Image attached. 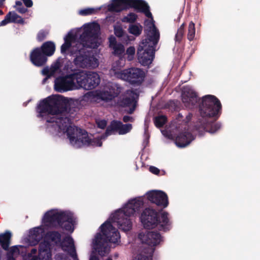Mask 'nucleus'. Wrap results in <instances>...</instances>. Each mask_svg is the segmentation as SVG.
I'll return each mask as SVG.
<instances>
[{
  "mask_svg": "<svg viewBox=\"0 0 260 260\" xmlns=\"http://www.w3.org/2000/svg\"><path fill=\"white\" fill-rule=\"evenodd\" d=\"M107 260H112L111 258H108Z\"/></svg>",
  "mask_w": 260,
  "mask_h": 260,
  "instance_id": "nucleus-48",
  "label": "nucleus"
},
{
  "mask_svg": "<svg viewBox=\"0 0 260 260\" xmlns=\"http://www.w3.org/2000/svg\"><path fill=\"white\" fill-rule=\"evenodd\" d=\"M98 126L101 128H104L106 125V121L105 120H100L96 121Z\"/></svg>",
  "mask_w": 260,
  "mask_h": 260,
  "instance_id": "nucleus-37",
  "label": "nucleus"
},
{
  "mask_svg": "<svg viewBox=\"0 0 260 260\" xmlns=\"http://www.w3.org/2000/svg\"><path fill=\"white\" fill-rule=\"evenodd\" d=\"M86 77L85 75L78 73L57 78L55 81V89L57 91L62 92L80 88H89L92 85L98 83L96 75H94V82L88 84H85L83 81Z\"/></svg>",
  "mask_w": 260,
  "mask_h": 260,
  "instance_id": "nucleus-5",
  "label": "nucleus"
},
{
  "mask_svg": "<svg viewBox=\"0 0 260 260\" xmlns=\"http://www.w3.org/2000/svg\"><path fill=\"white\" fill-rule=\"evenodd\" d=\"M41 50L45 55L51 56L55 51V45L52 42H47L42 45Z\"/></svg>",
  "mask_w": 260,
  "mask_h": 260,
  "instance_id": "nucleus-25",
  "label": "nucleus"
},
{
  "mask_svg": "<svg viewBox=\"0 0 260 260\" xmlns=\"http://www.w3.org/2000/svg\"><path fill=\"white\" fill-rule=\"evenodd\" d=\"M136 18L137 16L134 13H130L127 16L124 17L122 21L126 22H133L136 20Z\"/></svg>",
  "mask_w": 260,
  "mask_h": 260,
  "instance_id": "nucleus-33",
  "label": "nucleus"
},
{
  "mask_svg": "<svg viewBox=\"0 0 260 260\" xmlns=\"http://www.w3.org/2000/svg\"><path fill=\"white\" fill-rule=\"evenodd\" d=\"M75 219L72 214L58 209H52L47 212L43 218V224L45 226L60 225L66 231L72 233L74 230Z\"/></svg>",
  "mask_w": 260,
  "mask_h": 260,
  "instance_id": "nucleus-4",
  "label": "nucleus"
},
{
  "mask_svg": "<svg viewBox=\"0 0 260 260\" xmlns=\"http://www.w3.org/2000/svg\"><path fill=\"white\" fill-rule=\"evenodd\" d=\"M131 118L129 116H124L123 117V120L125 122H127V121L130 120Z\"/></svg>",
  "mask_w": 260,
  "mask_h": 260,
  "instance_id": "nucleus-45",
  "label": "nucleus"
},
{
  "mask_svg": "<svg viewBox=\"0 0 260 260\" xmlns=\"http://www.w3.org/2000/svg\"><path fill=\"white\" fill-rule=\"evenodd\" d=\"M60 239V235L56 233H48L40 244L39 252L32 249L26 260H52V246Z\"/></svg>",
  "mask_w": 260,
  "mask_h": 260,
  "instance_id": "nucleus-6",
  "label": "nucleus"
},
{
  "mask_svg": "<svg viewBox=\"0 0 260 260\" xmlns=\"http://www.w3.org/2000/svg\"><path fill=\"white\" fill-rule=\"evenodd\" d=\"M75 64L82 68H95L99 66L98 59L93 56H87L80 54L75 59Z\"/></svg>",
  "mask_w": 260,
  "mask_h": 260,
  "instance_id": "nucleus-14",
  "label": "nucleus"
},
{
  "mask_svg": "<svg viewBox=\"0 0 260 260\" xmlns=\"http://www.w3.org/2000/svg\"><path fill=\"white\" fill-rule=\"evenodd\" d=\"M17 10L21 13H24L26 12V9L25 8H17Z\"/></svg>",
  "mask_w": 260,
  "mask_h": 260,
  "instance_id": "nucleus-43",
  "label": "nucleus"
},
{
  "mask_svg": "<svg viewBox=\"0 0 260 260\" xmlns=\"http://www.w3.org/2000/svg\"><path fill=\"white\" fill-rule=\"evenodd\" d=\"M64 43L61 47V51L63 53H72L75 51V46L77 44L75 42L74 35L70 32L64 38Z\"/></svg>",
  "mask_w": 260,
  "mask_h": 260,
  "instance_id": "nucleus-15",
  "label": "nucleus"
},
{
  "mask_svg": "<svg viewBox=\"0 0 260 260\" xmlns=\"http://www.w3.org/2000/svg\"><path fill=\"white\" fill-rule=\"evenodd\" d=\"M22 5V3L20 1H16V5L15 6V8L17 9V8H20V6H21Z\"/></svg>",
  "mask_w": 260,
  "mask_h": 260,
  "instance_id": "nucleus-44",
  "label": "nucleus"
},
{
  "mask_svg": "<svg viewBox=\"0 0 260 260\" xmlns=\"http://www.w3.org/2000/svg\"><path fill=\"white\" fill-rule=\"evenodd\" d=\"M100 30L99 25L95 23L86 24L80 29L81 33V39L83 45L91 48H95L101 43V39L98 34Z\"/></svg>",
  "mask_w": 260,
  "mask_h": 260,
  "instance_id": "nucleus-10",
  "label": "nucleus"
},
{
  "mask_svg": "<svg viewBox=\"0 0 260 260\" xmlns=\"http://www.w3.org/2000/svg\"><path fill=\"white\" fill-rule=\"evenodd\" d=\"M124 65V61L120 59L114 63L111 74L113 73L118 78L126 80L132 83H139L143 81L145 74L138 68H132L126 70H121Z\"/></svg>",
  "mask_w": 260,
  "mask_h": 260,
  "instance_id": "nucleus-8",
  "label": "nucleus"
},
{
  "mask_svg": "<svg viewBox=\"0 0 260 260\" xmlns=\"http://www.w3.org/2000/svg\"><path fill=\"white\" fill-rule=\"evenodd\" d=\"M47 35V33L46 32H40L39 34H38V38L40 39V40H42Z\"/></svg>",
  "mask_w": 260,
  "mask_h": 260,
  "instance_id": "nucleus-41",
  "label": "nucleus"
},
{
  "mask_svg": "<svg viewBox=\"0 0 260 260\" xmlns=\"http://www.w3.org/2000/svg\"><path fill=\"white\" fill-rule=\"evenodd\" d=\"M23 1L26 7H30L32 5V2L31 0H23Z\"/></svg>",
  "mask_w": 260,
  "mask_h": 260,
  "instance_id": "nucleus-40",
  "label": "nucleus"
},
{
  "mask_svg": "<svg viewBox=\"0 0 260 260\" xmlns=\"http://www.w3.org/2000/svg\"><path fill=\"white\" fill-rule=\"evenodd\" d=\"M138 94L133 91H128L126 93V98L124 100L123 104L124 106L129 107L128 112L132 113L136 106V100L138 98Z\"/></svg>",
  "mask_w": 260,
  "mask_h": 260,
  "instance_id": "nucleus-17",
  "label": "nucleus"
},
{
  "mask_svg": "<svg viewBox=\"0 0 260 260\" xmlns=\"http://www.w3.org/2000/svg\"><path fill=\"white\" fill-rule=\"evenodd\" d=\"M148 38L143 40L138 49V58L143 66H148L153 59L154 46L157 43L159 35L156 29L152 18L145 21Z\"/></svg>",
  "mask_w": 260,
  "mask_h": 260,
  "instance_id": "nucleus-3",
  "label": "nucleus"
},
{
  "mask_svg": "<svg viewBox=\"0 0 260 260\" xmlns=\"http://www.w3.org/2000/svg\"><path fill=\"white\" fill-rule=\"evenodd\" d=\"M61 247L63 250L68 251L72 256L74 255L75 248L73 240L71 237H67L62 242Z\"/></svg>",
  "mask_w": 260,
  "mask_h": 260,
  "instance_id": "nucleus-22",
  "label": "nucleus"
},
{
  "mask_svg": "<svg viewBox=\"0 0 260 260\" xmlns=\"http://www.w3.org/2000/svg\"><path fill=\"white\" fill-rule=\"evenodd\" d=\"M31 62L36 66H43L46 61V57L42 53L40 48H36L32 51L30 55Z\"/></svg>",
  "mask_w": 260,
  "mask_h": 260,
  "instance_id": "nucleus-16",
  "label": "nucleus"
},
{
  "mask_svg": "<svg viewBox=\"0 0 260 260\" xmlns=\"http://www.w3.org/2000/svg\"><path fill=\"white\" fill-rule=\"evenodd\" d=\"M221 107L218 100L214 96L208 95L204 97L201 107L203 116L212 117L216 115Z\"/></svg>",
  "mask_w": 260,
  "mask_h": 260,
  "instance_id": "nucleus-12",
  "label": "nucleus"
},
{
  "mask_svg": "<svg viewBox=\"0 0 260 260\" xmlns=\"http://www.w3.org/2000/svg\"><path fill=\"white\" fill-rule=\"evenodd\" d=\"M10 260H13V259L12 258V259H10Z\"/></svg>",
  "mask_w": 260,
  "mask_h": 260,
  "instance_id": "nucleus-51",
  "label": "nucleus"
},
{
  "mask_svg": "<svg viewBox=\"0 0 260 260\" xmlns=\"http://www.w3.org/2000/svg\"><path fill=\"white\" fill-rule=\"evenodd\" d=\"M184 24H182L178 29L177 34L176 35L177 40H179L183 36L184 34Z\"/></svg>",
  "mask_w": 260,
  "mask_h": 260,
  "instance_id": "nucleus-34",
  "label": "nucleus"
},
{
  "mask_svg": "<svg viewBox=\"0 0 260 260\" xmlns=\"http://www.w3.org/2000/svg\"><path fill=\"white\" fill-rule=\"evenodd\" d=\"M147 198L151 202L158 206L165 208L168 206L169 202L167 195L160 190H152L146 193Z\"/></svg>",
  "mask_w": 260,
  "mask_h": 260,
  "instance_id": "nucleus-13",
  "label": "nucleus"
},
{
  "mask_svg": "<svg viewBox=\"0 0 260 260\" xmlns=\"http://www.w3.org/2000/svg\"><path fill=\"white\" fill-rule=\"evenodd\" d=\"M19 246H14L11 248L10 251L13 255H17L19 253Z\"/></svg>",
  "mask_w": 260,
  "mask_h": 260,
  "instance_id": "nucleus-38",
  "label": "nucleus"
},
{
  "mask_svg": "<svg viewBox=\"0 0 260 260\" xmlns=\"http://www.w3.org/2000/svg\"><path fill=\"white\" fill-rule=\"evenodd\" d=\"M140 219L143 226L146 229H155L158 230H164L169 223L168 214L161 213V220L158 218L157 213L153 209L146 208L142 212Z\"/></svg>",
  "mask_w": 260,
  "mask_h": 260,
  "instance_id": "nucleus-7",
  "label": "nucleus"
},
{
  "mask_svg": "<svg viewBox=\"0 0 260 260\" xmlns=\"http://www.w3.org/2000/svg\"><path fill=\"white\" fill-rule=\"evenodd\" d=\"M149 171L153 174H158L159 172V170L158 169H157V168L155 167H150L149 168Z\"/></svg>",
  "mask_w": 260,
  "mask_h": 260,
  "instance_id": "nucleus-39",
  "label": "nucleus"
},
{
  "mask_svg": "<svg viewBox=\"0 0 260 260\" xmlns=\"http://www.w3.org/2000/svg\"><path fill=\"white\" fill-rule=\"evenodd\" d=\"M79 74H84L86 76L85 79H84L83 81L85 84H88V83H90L91 82L92 83V82H94V79H95V78L94 77V75H96V76H98V83L92 85L91 86V87H90L89 88H84L85 89H86V90L91 89L94 88V87H95L96 86H97L100 83V77H99V75L98 74H96V73H84V72H81V73H79Z\"/></svg>",
  "mask_w": 260,
  "mask_h": 260,
  "instance_id": "nucleus-24",
  "label": "nucleus"
},
{
  "mask_svg": "<svg viewBox=\"0 0 260 260\" xmlns=\"http://www.w3.org/2000/svg\"><path fill=\"white\" fill-rule=\"evenodd\" d=\"M135 54V49L133 47H129L127 49L126 55H127V58L128 60H132Z\"/></svg>",
  "mask_w": 260,
  "mask_h": 260,
  "instance_id": "nucleus-32",
  "label": "nucleus"
},
{
  "mask_svg": "<svg viewBox=\"0 0 260 260\" xmlns=\"http://www.w3.org/2000/svg\"><path fill=\"white\" fill-rule=\"evenodd\" d=\"M162 133H163L164 135L166 136V137H168L169 138H171V139L172 138V137L171 135H166V133L164 132H163Z\"/></svg>",
  "mask_w": 260,
  "mask_h": 260,
  "instance_id": "nucleus-46",
  "label": "nucleus"
},
{
  "mask_svg": "<svg viewBox=\"0 0 260 260\" xmlns=\"http://www.w3.org/2000/svg\"><path fill=\"white\" fill-rule=\"evenodd\" d=\"M109 40L110 47L113 49L115 54L121 55L124 52L123 46L120 44H116L115 38L114 37H110Z\"/></svg>",
  "mask_w": 260,
  "mask_h": 260,
  "instance_id": "nucleus-23",
  "label": "nucleus"
},
{
  "mask_svg": "<svg viewBox=\"0 0 260 260\" xmlns=\"http://www.w3.org/2000/svg\"><path fill=\"white\" fill-rule=\"evenodd\" d=\"M5 0H0V5H2L4 1H5Z\"/></svg>",
  "mask_w": 260,
  "mask_h": 260,
  "instance_id": "nucleus-47",
  "label": "nucleus"
},
{
  "mask_svg": "<svg viewBox=\"0 0 260 260\" xmlns=\"http://www.w3.org/2000/svg\"><path fill=\"white\" fill-rule=\"evenodd\" d=\"M115 34L118 37H125L122 29L120 26H115L114 28Z\"/></svg>",
  "mask_w": 260,
  "mask_h": 260,
  "instance_id": "nucleus-35",
  "label": "nucleus"
},
{
  "mask_svg": "<svg viewBox=\"0 0 260 260\" xmlns=\"http://www.w3.org/2000/svg\"><path fill=\"white\" fill-rule=\"evenodd\" d=\"M0 14H3V12L2 11H0Z\"/></svg>",
  "mask_w": 260,
  "mask_h": 260,
  "instance_id": "nucleus-49",
  "label": "nucleus"
},
{
  "mask_svg": "<svg viewBox=\"0 0 260 260\" xmlns=\"http://www.w3.org/2000/svg\"><path fill=\"white\" fill-rule=\"evenodd\" d=\"M193 140L191 135L186 132L180 133L176 138L175 143L179 147H184L187 146Z\"/></svg>",
  "mask_w": 260,
  "mask_h": 260,
  "instance_id": "nucleus-18",
  "label": "nucleus"
},
{
  "mask_svg": "<svg viewBox=\"0 0 260 260\" xmlns=\"http://www.w3.org/2000/svg\"><path fill=\"white\" fill-rule=\"evenodd\" d=\"M115 95L114 91H104L101 94V98L104 100H111Z\"/></svg>",
  "mask_w": 260,
  "mask_h": 260,
  "instance_id": "nucleus-30",
  "label": "nucleus"
},
{
  "mask_svg": "<svg viewBox=\"0 0 260 260\" xmlns=\"http://www.w3.org/2000/svg\"><path fill=\"white\" fill-rule=\"evenodd\" d=\"M11 236V234L9 232L0 235V244L4 249L8 247Z\"/></svg>",
  "mask_w": 260,
  "mask_h": 260,
  "instance_id": "nucleus-26",
  "label": "nucleus"
},
{
  "mask_svg": "<svg viewBox=\"0 0 260 260\" xmlns=\"http://www.w3.org/2000/svg\"><path fill=\"white\" fill-rule=\"evenodd\" d=\"M138 239L143 243L148 245L150 248L147 255L141 254L134 260H151V256L154 251V247L160 244L162 239L160 235L154 231H144L138 235Z\"/></svg>",
  "mask_w": 260,
  "mask_h": 260,
  "instance_id": "nucleus-11",
  "label": "nucleus"
},
{
  "mask_svg": "<svg viewBox=\"0 0 260 260\" xmlns=\"http://www.w3.org/2000/svg\"><path fill=\"white\" fill-rule=\"evenodd\" d=\"M128 7H134L145 13L149 21L152 18L151 13L148 10V6L141 0H112L108 6L110 11L119 12Z\"/></svg>",
  "mask_w": 260,
  "mask_h": 260,
  "instance_id": "nucleus-9",
  "label": "nucleus"
},
{
  "mask_svg": "<svg viewBox=\"0 0 260 260\" xmlns=\"http://www.w3.org/2000/svg\"><path fill=\"white\" fill-rule=\"evenodd\" d=\"M59 102V97L57 95L49 96L41 102L38 108L39 116L45 118L47 122L50 123L48 128L52 133L59 136L67 134L70 143L76 148L89 145L101 146V140L111 135L112 131H117L119 134L123 135L132 129V125L129 124H122L120 122L113 121L107 129L105 135L100 139H92L85 131L72 125L68 119L56 118Z\"/></svg>",
  "mask_w": 260,
  "mask_h": 260,
  "instance_id": "nucleus-1",
  "label": "nucleus"
},
{
  "mask_svg": "<svg viewBox=\"0 0 260 260\" xmlns=\"http://www.w3.org/2000/svg\"><path fill=\"white\" fill-rule=\"evenodd\" d=\"M11 22L23 23L24 20L15 13L12 12H9V14L6 16L5 18L0 22V26H5L7 24Z\"/></svg>",
  "mask_w": 260,
  "mask_h": 260,
  "instance_id": "nucleus-19",
  "label": "nucleus"
},
{
  "mask_svg": "<svg viewBox=\"0 0 260 260\" xmlns=\"http://www.w3.org/2000/svg\"><path fill=\"white\" fill-rule=\"evenodd\" d=\"M57 260H67L66 257L58 255L56 257Z\"/></svg>",
  "mask_w": 260,
  "mask_h": 260,
  "instance_id": "nucleus-42",
  "label": "nucleus"
},
{
  "mask_svg": "<svg viewBox=\"0 0 260 260\" xmlns=\"http://www.w3.org/2000/svg\"><path fill=\"white\" fill-rule=\"evenodd\" d=\"M144 205L142 198H137L128 201L125 205L111 214L109 219L100 227L91 243L92 251L89 260H99L95 255L98 254L105 256L110 251L108 242L111 244H118L120 236L118 230L114 228L117 225L123 231H128L132 228L131 218L136 216L140 209Z\"/></svg>",
  "mask_w": 260,
  "mask_h": 260,
  "instance_id": "nucleus-2",
  "label": "nucleus"
},
{
  "mask_svg": "<svg viewBox=\"0 0 260 260\" xmlns=\"http://www.w3.org/2000/svg\"><path fill=\"white\" fill-rule=\"evenodd\" d=\"M42 73L44 75L46 76L47 77L55 76L59 75L60 73L59 62H56L53 64L50 68H44L42 70Z\"/></svg>",
  "mask_w": 260,
  "mask_h": 260,
  "instance_id": "nucleus-21",
  "label": "nucleus"
},
{
  "mask_svg": "<svg viewBox=\"0 0 260 260\" xmlns=\"http://www.w3.org/2000/svg\"><path fill=\"white\" fill-rule=\"evenodd\" d=\"M195 26L194 23L190 22L189 24L188 29L187 37L189 40L193 39L195 36Z\"/></svg>",
  "mask_w": 260,
  "mask_h": 260,
  "instance_id": "nucleus-28",
  "label": "nucleus"
},
{
  "mask_svg": "<svg viewBox=\"0 0 260 260\" xmlns=\"http://www.w3.org/2000/svg\"><path fill=\"white\" fill-rule=\"evenodd\" d=\"M43 232L44 231L41 227L35 228L30 232V239L37 241L42 237Z\"/></svg>",
  "mask_w": 260,
  "mask_h": 260,
  "instance_id": "nucleus-27",
  "label": "nucleus"
},
{
  "mask_svg": "<svg viewBox=\"0 0 260 260\" xmlns=\"http://www.w3.org/2000/svg\"><path fill=\"white\" fill-rule=\"evenodd\" d=\"M214 132H215V131H212V130L210 131V132H211V133H214Z\"/></svg>",
  "mask_w": 260,
  "mask_h": 260,
  "instance_id": "nucleus-50",
  "label": "nucleus"
},
{
  "mask_svg": "<svg viewBox=\"0 0 260 260\" xmlns=\"http://www.w3.org/2000/svg\"><path fill=\"white\" fill-rule=\"evenodd\" d=\"M183 101L184 103L191 102L192 104L197 102L196 94L194 91L189 87H185L183 91Z\"/></svg>",
  "mask_w": 260,
  "mask_h": 260,
  "instance_id": "nucleus-20",
  "label": "nucleus"
},
{
  "mask_svg": "<svg viewBox=\"0 0 260 260\" xmlns=\"http://www.w3.org/2000/svg\"><path fill=\"white\" fill-rule=\"evenodd\" d=\"M128 31L129 32L132 34L138 36L140 34L142 31V28L138 25H132L129 26Z\"/></svg>",
  "mask_w": 260,
  "mask_h": 260,
  "instance_id": "nucleus-29",
  "label": "nucleus"
},
{
  "mask_svg": "<svg viewBox=\"0 0 260 260\" xmlns=\"http://www.w3.org/2000/svg\"><path fill=\"white\" fill-rule=\"evenodd\" d=\"M166 121V117L165 116H159L155 119V124L157 127L162 126Z\"/></svg>",
  "mask_w": 260,
  "mask_h": 260,
  "instance_id": "nucleus-31",
  "label": "nucleus"
},
{
  "mask_svg": "<svg viewBox=\"0 0 260 260\" xmlns=\"http://www.w3.org/2000/svg\"><path fill=\"white\" fill-rule=\"evenodd\" d=\"M93 10L92 9H86L80 10L79 13L82 15H88L92 13Z\"/></svg>",
  "mask_w": 260,
  "mask_h": 260,
  "instance_id": "nucleus-36",
  "label": "nucleus"
}]
</instances>
